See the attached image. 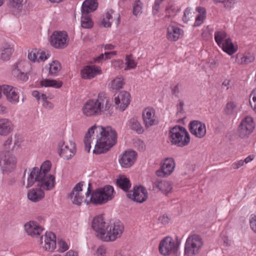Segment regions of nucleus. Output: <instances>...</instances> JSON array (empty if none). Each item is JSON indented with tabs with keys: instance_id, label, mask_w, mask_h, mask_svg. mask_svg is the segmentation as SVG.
Returning a JSON list of instances; mask_svg holds the SVG:
<instances>
[{
	"instance_id": "7ed1b4c3",
	"label": "nucleus",
	"mask_w": 256,
	"mask_h": 256,
	"mask_svg": "<svg viewBox=\"0 0 256 256\" xmlns=\"http://www.w3.org/2000/svg\"><path fill=\"white\" fill-rule=\"evenodd\" d=\"M111 106L104 92H100L96 100H89L84 105L82 110L86 116H97L108 111Z\"/></svg>"
},
{
	"instance_id": "c756f323",
	"label": "nucleus",
	"mask_w": 256,
	"mask_h": 256,
	"mask_svg": "<svg viewBox=\"0 0 256 256\" xmlns=\"http://www.w3.org/2000/svg\"><path fill=\"white\" fill-rule=\"evenodd\" d=\"M14 49L8 43H4L0 48V58L3 61L9 60L13 54Z\"/></svg>"
},
{
	"instance_id": "f8f14e48",
	"label": "nucleus",
	"mask_w": 256,
	"mask_h": 256,
	"mask_svg": "<svg viewBox=\"0 0 256 256\" xmlns=\"http://www.w3.org/2000/svg\"><path fill=\"white\" fill-rule=\"evenodd\" d=\"M68 34L66 32L55 31L50 37V44L56 48H64L67 46Z\"/></svg>"
},
{
	"instance_id": "1a4fd4ad",
	"label": "nucleus",
	"mask_w": 256,
	"mask_h": 256,
	"mask_svg": "<svg viewBox=\"0 0 256 256\" xmlns=\"http://www.w3.org/2000/svg\"><path fill=\"white\" fill-rule=\"evenodd\" d=\"M124 232V226L119 221L110 222L108 230L105 236H102V240L105 242L114 241L120 238Z\"/></svg>"
},
{
	"instance_id": "69168bd1",
	"label": "nucleus",
	"mask_w": 256,
	"mask_h": 256,
	"mask_svg": "<svg viewBox=\"0 0 256 256\" xmlns=\"http://www.w3.org/2000/svg\"><path fill=\"white\" fill-rule=\"evenodd\" d=\"M104 60H105L104 56V54H102L98 56H97L94 58V61L95 62H99Z\"/></svg>"
},
{
	"instance_id": "f3484780",
	"label": "nucleus",
	"mask_w": 256,
	"mask_h": 256,
	"mask_svg": "<svg viewBox=\"0 0 256 256\" xmlns=\"http://www.w3.org/2000/svg\"><path fill=\"white\" fill-rule=\"evenodd\" d=\"M127 196L134 201L139 203L144 202L148 197L146 188L141 186L134 187L132 190L128 192Z\"/></svg>"
},
{
	"instance_id": "9b49d317",
	"label": "nucleus",
	"mask_w": 256,
	"mask_h": 256,
	"mask_svg": "<svg viewBox=\"0 0 256 256\" xmlns=\"http://www.w3.org/2000/svg\"><path fill=\"white\" fill-rule=\"evenodd\" d=\"M60 150V156L64 160H70L73 158L76 152V144L72 140L65 142H60L58 144Z\"/></svg>"
},
{
	"instance_id": "4d7b16f0",
	"label": "nucleus",
	"mask_w": 256,
	"mask_h": 256,
	"mask_svg": "<svg viewBox=\"0 0 256 256\" xmlns=\"http://www.w3.org/2000/svg\"><path fill=\"white\" fill-rule=\"evenodd\" d=\"M159 221L163 224H168L169 222V218L166 216H162L159 218Z\"/></svg>"
},
{
	"instance_id": "cd10ccee",
	"label": "nucleus",
	"mask_w": 256,
	"mask_h": 256,
	"mask_svg": "<svg viewBox=\"0 0 256 256\" xmlns=\"http://www.w3.org/2000/svg\"><path fill=\"white\" fill-rule=\"evenodd\" d=\"M183 31L180 28L174 25H170L167 28V38L170 41L175 42L182 35Z\"/></svg>"
},
{
	"instance_id": "e2e57ef3",
	"label": "nucleus",
	"mask_w": 256,
	"mask_h": 256,
	"mask_svg": "<svg viewBox=\"0 0 256 256\" xmlns=\"http://www.w3.org/2000/svg\"><path fill=\"white\" fill-rule=\"evenodd\" d=\"M12 138H9L4 143V146L6 149L10 148V146L12 144Z\"/></svg>"
},
{
	"instance_id": "5701e85b",
	"label": "nucleus",
	"mask_w": 256,
	"mask_h": 256,
	"mask_svg": "<svg viewBox=\"0 0 256 256\" xmlns=\"http://www.w3.org/2000/svg\"><path fill=\"white\" fill-rule=\"evenodd\" d=\"M142 118L146 128H150L156 124L155 110L152 108H145L142 112Z\"/></svg>"
},
{
	"instance_id": "b1692460",
	"label": "nucleus",
	"mask_w": 256,
	"mask_h": 256,
	"mask_svg": "<svg viewBox=\"0 0 256 256\" xmlns=\"http://www.w3.org/2000/svg\"><path fill=\"white\" fill-rule=\"evenodd\" d=\"M130 94L126 91L120 92L117 97L114 98L116 105H119L120 109L124 111L130 104Z\"/></svg>"
},
{
	"instance_id": "603ef678",
	"label": "nucleus",
	"mask_w": 256,
	"mask_h": 256,
	"mask_svg": "<svg viewBox=\"0 0 256 256\" xmlns=\"http://www.w3.org/2000/svg\"><path fill=\"white\" fill-rule=\"evenodd\" d=\"M162 3L160 0H156L154 2V4L153 6V13L154 14H156L159 10L160 5Z\"/></svg>"
},
{
	"instance_id": "bf43d9fd",
	"label": "nucleus",
	"mask_w": 256,
	"mask_h": 256,
	"mask_svg": "<svg viewBox=\"0 0 256 256\" xmlns=\"http://www.w3.org/2000/svg\"><path fill=\"white\" fill-rule=\"evenodd\" d=\"M190 8H187L185 10L184 14L183 20L184 22H188L190 20V18L188 17L189 14H191L190 13Z\"/></svg>"
},
{
	"instance_id": "c85d7f7f",
	"label": "nucleus",
	"mask_w": 256,
	"mask_h": 256,
	"mask_svg": "<svg viewBox=\"0 0 256 256\" xmlns=\"http://www.w3.org/2000/svg\"><path fill=\"white\" fill-rule=\"evenodd\" d=\"M100 70L95 66H86L81 70L82 77L85 79H90L100 74Z\"/></svg>"
},
{
	"instance_id": "4468645a",
	"label": "nucleus",
	"mask_w": 256,
	"mask_h": 256,
	"mask_svg": "<svg viewBox=\"0 0 256 256\" xmlns=\"http://www.w3.org/2000/svg\"><path fill=\"white\" fill-rule=\"evenodd\" d=\"M92 227L97 233V236L102 240V236H105L108 230V224H106L102 216H98L93 219Z\"/></svg>"
},
{
	"instance_id": "774afa93",
	"label": "nucleus",
	"mask_w": 256,
	"mask_h": 256,
	"mask_svg": "<svg viewBox=\"0 0 256 256\" xmlns=\"http://www.w3.org/2000/svg\"><path fill=\"white\" fill-rule=\"evenodd\" d=\"M78 254L76 252L70 250L67 252L65 255V256H77Z\"/></svg>"
},
{
	"instance_id": "aec40b11",
	"label": "nucleus",
	"mask_w": 256,
	"mask_h": 256,
	"mask_svg": "<svg viewBox=\"0 0 256 256\" xmlns=\"http://www.w3.org/2000/svg\"><path fill=\"white\" fill-rule=\"evenodd\" d=\"M174 168V160L172 158H166L160 168L156 171V174L160 177L167 176L173 172Z\"/></svg>"
},
{
	"instance_id": "393cba45",
	"label": "nucleus",
	"mask_w": 256,
	"mask_h": 256,
	"mask_svg": "<svg viewBox=\"0 0 256 256\" xmlns=\"http://www.w3.org/2000/svg\"><path fill=\"white\" fill-rule=\"evenodd\" d=\"M152 187L154 190V188H156L165 195H167L171 192L172 189V184L170 182L158 180L153 182Z\"/></svg>"
},
{
	"instance_id": "6e6552de",
	"label": "nucleus",
	"mask_w": 256,
	"mask_h": 256,
	"mask_svg": "<svg viewBox=\"0 0 256 256\" xmlns=\"http://www.w3.org/2000/svg\"><path fill=\"white\" fill-rule=\"evenodd\" d=\"M180 241L178 239L175 242L170 237L164 238L160 242L159 251L162 255L166 256L170 253H173L177 256Z\"/></svg>"
},
{
	"instance_id": "a18cd8bd",
	"label": "nucleus",
	"mask_w": 256,
	"mask_h": 256,
	"mask_svg": "<svg viewBox=\"0 0 256 256\" xmlns=\"http://www.w3.org/2000/svg\"><path fill=\"white\" fill-rule=\"evenodd\" d=\"M132 54L128 55L126 58V64L127 68L125 70L131 68H134L136 66V63L132 58Z\"/></svg>"
},
{
	"instance_id": "338daca9",
	"label": "nucleus",
	"mask_w": 256,
	"mask_h": 256,
	"mask_svg": "<svg viewBox=\"0 0 256 256\" xmlns=\"http://www.w3.org/2000/svg\"><path fill=\"white\" fill-rule=\"evenodd\" d=\"M179 88L178 86H175L172 90V94L176 97H178Z\"/></svg>"
},
{
	"instance_id": "09e8293b",
	"label": "nucleus",
	"mask_w": 256,
	"mask_h": 256,
	"mask_svg": "<svg viewBox=\"0 0 256 256\" xmlns=\"http://www.w3.org/2000/svg\"><path fill=\"white\" fill-rule=\"evenodd\" d=\"M216 2H222L224 4V6L227 8H230L232 4H234L233 0H214Z\"/></svg>"
},
{
	"instance_id": "a19ab883",
	"label": "nucleus",
	"mask_w": 256,
	"mask_h": 256,
	"mask_svg": "<svg viewBox=\"0 0 256 256\" xmlns=\"http://www.w3.org/2000/svg\"><path fill=\"white\" fill-rule=\"evenodd\" d=\"M124 79L122 77H118L112 81L111 88L114 90H120L122 88L124 82Z\"/></svg>"
},
{
	"instance_id": "0eeeda50",
	"label": "nucleus",
	"mask_w": 256,
	"mask_h": 256,
	"mask_svg": "<svg viewBox=\"0 0 256 256\" xmlns=\"http://www.w3.org/2000/svg\"><path fill=\"white\" fill-rule=\"evenodd\" d=\"M16 158L10 151L0 152V167L3 172H10L16 167Z\"/></svg>"
},
{
	"instance_id": "864d4df0",
	"label": "nucleus",
	"mask_w": 256,
	"mask_h": 256,
	"mask_svg": "<svg viewBox=\"0 0 256 256\" xmlns=\"http://www.w3.org/2000/svg\"><path fill=\"white\" fill-rule=\"evenodd\" d=\"M184 106V102L180 100H179L177 104L178 112L177 114H182L184 112L183 106Z\"/></svg>"
},
{
	"instance_id": "680f3d73",
	"label": "nucleus",
	"mask_w": 256,
	"mask_h": 256,
	"mask_svg": "<svg viewBox=\"0 0 256 256\" xmlns=\"http://www.w3.org/2000/svg\"><path fill=\"white\" fill-rule=\"evenodd\" d=\"M244 160H239L238 162L233 164L232 167L234 169L238 168L244 165Z\"/></svg>"
},
{
	"instance_id": "39448f33",
	"label": "nucleus",
	"mask_w": 256,
	"mask_h": 256,
	"mask_svg": "<svg viewBox=\"0 0 256 256\" xmlns=\"http://www.w3.org/2000/svg\"><path fill=\"white\" fill-rule=\"evenodd\" d=\"M170 142L178 146L183 147L190 142V136L186 130L180 126H176L170 132Z\"/></svg>"
},
{
	"instance_id": "4be33fe9",
	"label": "nucleus",
	"mask_w": 256,
	"mask_h": 256,
	"mask_svg": "<svg viewBox=\"0 0 256 256\" xmlns=\"http://www.w3.org/2000/svg\"><path fill=\"white\" fill-rule=\"evenodd\" d=\"M137 154L134 150H126L122 155L120 160V164L122 167L128 168L134 164Z\"/></svg>"
},
{
	"instance_id": "49530a36",
	"label": "nucleus",
	"mask_w": 256,
	"mask_h": 256,
	"mask_svg": "<svg viewBox=\"0 0 256 256\" xmlns=\"http://www.w3.org/2000/svg\"><path fill=\"white\" fill-rule=\"evenodd\" d=\"M254 56L251 54H246L243 56L241 58L240 63L242 64H248L254 60Z\"/></svg>"
},
{
	"instance_id": "473e14b6",
	"label": "nucleus",
	"mask_w": 256,
	"mask_h": 256,
	"mask_svg": "<svg viewBox=\"0 0 256 256\" xmlns=\"http://www.w3.org/2000/svg\"><path fill=\"white\" fill-rule=\"evenodd\" d=\"M117 186L125 192H128L131 186L130 180L124 176H120L116 180Z\"/></svg>"
},
{
	"instance_id": "ddd939ff",
	"label": "nucleus",
	"mask_w": 256,
	"mask_h": 256,
	"mask_svg": "<svg viewBox=\"0 0 256 256\" xmlns=\"http://www.w3.org/2000/svg\"><path fill=\"white\" fill-rule=\"evenodd\" d=\"M30 67V64L25 61H20L13 66L12 74L18 78L25 81L28 79L26 74Z\"/></svg>"
},
{
	"instance_id": "13d9d810",
	"label": "nucleus",
	"mask_w": 256,
	"mask_h": 256,
	"mask_svg": "<svg viewBox=\"0 0 256 256\" xmlns=\"http://www.w3.org/2000/svg\"><path fill=\"white\" fill-rule=\"evenodd\" d=\"M190 8H187L185 10L184 14L183 20L184 22H188L190 20V18L188 17L189 14H191L190 13Z\"/></svg>"
},
{
	"instance_id": "052dcab7",
	"label": "nucleus",
	"mask_w": 256,
	"mask_h": 256,
	"mask_svg": "<svg viewBox=\"0 0 256 256\" xmlns=\"http://www.w3.org/2000/svg\"><path fill=\"white\" fill-rule=\"evenodd\" d=\"M88 186L87 187V192L86 194V198H88L91 196V194H92L93 192H92V184L90 183H88Z\"/></svg>"
},
{
	"instance_id": "412c9836",
	"label": "nucleus",
	"mask_w": 256,
	"mask_h": 256,
	"mask_svg": "<svg viewBox=\"0 0 256 256\" xmlns=\"http://www.w3.org/2000/svg\"><path fill=\"white\" fill-rule=\"evenodd\" d=\"M189 130L192 134L198 138H203L206 134L205 124L198 120L190 122L189 124Z\"/></svg>"
},
{
	"instance_id": "9d476101",
	"label": "nucleus",
	"mask_w": 256,
	"mask_h": 256,
	"mask_svg": "<svg viewBox=\"0 0 256 256\" xmlns=\"http://www.w3.org/2000/svg\"><path fill=\"white\" fill-rule=\"evenodd\" d=\"M2 92L7 100L12 103L16 104L20 102H24V96L23 94L19 95L18 90L16 88L9 85H3Z\"/></svg>"
},
{
	"instance_id": "423d86ee",
	"label": "nucleus",
	"mask_w": 256,
	"mask_h": 256,
	"mask_svg": "<svg viewBox=\"0 0 256 256\" xmlns=\"http://www.w3.org/2000/svg\"><path fill=\"white\" fill-rule=\"evenodd\" d=\"M203 244L200 236L194 234L187 238L184 246V253L187 256H194L198 254Z\"/></svg>"
},
{
	"instance_id": "5fc2aeb1",
	"label": "nucleus",
	"mask_w": 256,
	"mask_h": 256,
	"mask_svg": "<svg viewBox=\"0 0 256 256\" xmlns=\"http://www.w3.org/2000/svg\"><path fill=\"white\" fill-rule=\"evenodd\" d=\"M48 54H46L45 52H40L38 56V62L40 61H44L48 59Z\"/></svg>"
},
{
	"instance_id": "3c124183",
	"label": "nucleus",
	"mask_w": 256,
	"mask_h": 256,
	"mask_svg": "<svg viewBox=\"0 0 256 256\" xmlns=\"http://www.w3.org/2000/svg\"><path fill=\"white\" fill-rule=\"evenodd\" d=\"M106 254V248L104 246H100L96 252V256H105Z\"/></svg>"
},
{
	"instance_id": "c03bdc74",
	"label": "nucleus",
	"mask_w": 256,
	"mask_h": 256,
	"mask_svg": "<svg viewBox=\"0 0 256 256\" xmlns=\"http://www.w3.org/2000/svg\"><path fill=\"white\" fill-rule=\"evenodd\" d=\"M40 50L37 49H32L30 51H28V57L30 60L32 62H38V56Z\"/></svg>"
},
{
	"instance_id": "f704fd0d",
	"label": "nucleus",
	"mask_w": 256,
	"mask_h": 256,
	"mask_svg": "<svg viewBox=\"0 0 256 256\" xmlns=\"http://www.w3.org/2000/svg\"><path fill=\"white\" fill-rule=\"evenodd\" d=\"M62 82H58L54 80L44 79L42 78L40 81V85L44 87H52L54 88H60L62 86Z\"/></svg>"
},
{
	"instance_id": "6e6d98bb",
	"label": "nucleus",
	"mask_w": 256,
	"mask_h": 256,
	"mask_svg": "<svg viewBox=\"0 0 256 256\" xmlns=\"http://www.w3.org/2000/svg\"><path fill=\"white\" fill-rule=\"evenodd\" d=\"M250 226L253 231L256 233V216L252 217L250 220Z\"/></svg>"
},
{
	"instance_id": "bb28decb",
	"label": "nucleus",
	"mask_w": 256,
	"mask_h": 256,
	"mask_svg": "<svg viewBox=\"0 0 256 256\" xmlns=\"http://www.w3.org/2000/svg\"><path fill=\"white\" fill-rule=\"evenodd\" d=\"M24 228L27 234L32 236L37 237L40 235L43 228L33 221L29 222L24 224Z\"/></svg>"
},
{
	"instance_id": "4c0bfd02",
	"label": "nucleus",
	"mask_w": 256,
	"mask_h": 256,
	"mask_svg": "<svg viewBox=\"0 0 256 256\" xmlns=\"http://www.w3.org/2000/svg\"><path fill=\"white\" fill-rule=\"evenodd\" d=\"M49 70V74L55 75L60 69V63L56 60L53 61L51 64L46 66Z\"/></svg>"
},
{
	"instance_id": "2eb2a0df",
	"label": "nucleus",
	"mask_w": 256,
	"mask_h": 256,
	"mask_svg": "<svg viewBox=\"0 0 256 256\" xmlns=\"http://www.w3.org/2000/svg\"><path fill=\"white\" fill-rule=\"evenodd\" d=\"M56 236L51 232H46L40 238V246L44 250L52 252L56 248Z\"/></svg>"
},
{
	"instance_id": "dca6fc26",
	"label": "nucleus",
	"mask_w": 256,
	"mask_h": 256,
	"mask_svg": "<svg viewBox=\"0 0 256 256\" xmlns=\"http://www.w3.org/2000/svg\"><path fill=\"white\" fill-rule=\"evenodd\" d=\"M254 128L252 118L246 116L240 122L238 128V134L242 138L248 137L253 131Z\"/></svg>"
},
{
	"instance_id": "a211bd4d",
	"label": "nucleus",
	"mask_w": 256,
	"mask_h": 256,
	"mask_svg": "<svg viewBox=\"0 0 256 256\" xmlns=\"http://www.w3.org/2000/svg\"><path fill=\"white\" fill-rule=\"evenodd\" d=\"M84 182H80L77 184L73 188L68 198H70L72 202L76 205L80 206L84 202V196L82 195V188L84 185Z\"/></svg>"
},
{
	"instance_id": "ea45409f",
	"label": "nucleus",
	"mask_w": 256,
	"mask_h": 256,
	"mask_svg": "<svg viewBox=\"0 0 256 256\" xmlns=\"http://www.w3.org/2000/svg\"><path fill=\"white\" fill-rule=\"evenodd\" d=\"M26 2V0H9L8 6L12 9L20 10Z\"/></svg>"
},
{
	"instance_id": "20e7f679",
	"label": "nucleus",
	"mask_w": 256,
	"mask_h": 256,
	"mask_svg": "<svg viewBox=\"0 0 256 256\" xmlns=\"http://www.w3.org/2000/svg\"><path fill=\"white\" fill-rule=\"evenodd\" d=\"M114 196V190L112 186L106 185L94 190L91 196L84 199V203L88 205L92 204L94 206H101L112 200Z\"/></svg>"
},
{
	"instance_id": "f03ea898",
	"label": "nucleus",
	"mask_w": 256,
	"mask_h": 256,
	"mask_svg": "<svg viewBox=\"0 0 256 256\" xmlns=\"http://www.w3.org/2000/svg\"><path fill=\"white\" fill-rule=\"evenodd\" d=\"M50 168V161L46 160L40 168L34 167L28 172L26 169L20 182L21 186L28 188L38 183V186L42 188L43 190H51L55 186V177L48 174Z\"/></svg>"
},
{
	"instance_id": "f257e3e1",
	"label": "nucleus",
	"mask_w": 256,
	"mask_h": 256,
	"mask_svg": "<svg viewBox=\"0 0 256 256\" xmlns=\"http://www.w3.org/2000/svg\"><path fill=\"white\" fill-rule=\"evenodd\" d=\"M117 134L111 127L104 128L94 126L88 129L86 134L84 142L86 148L90 152V144H95L93 152L96 154L104 153L116 143Z\"/></svg>"
},
{
	"instance_id": "79ce46f5",
	"label": "nucleus",
	"mask_w": 256,
	"mask_h": 256,
	"mask_svg": "<svg viewBox=\"0 0 256 256\" xmlns=\"http://www.w3.org/2000/svg\"><path fill=\"white\" fill-rule=\"evenodd\" d=\"M130 128L132 130L136 131L138 134H142L144 130L140 122L135 119L130 120Z\"/></svg>"
},
{
	"instance_id": "a878e982",
	"label": "nucleus",
	"mask_w": 256,
	"mask_h": 256,
	"mask_svg": "<svg viewBox=\"0 0 256 256\" xmlns=\"http://www.w3.org/2000/svg\"><path fill=\"white\" fill-rule=\"evenodd\" d=\"M33 188L29 190L28 192L27 196L28 199L34 202H38L41 200L44 197V192L42 190V188L38 186Z\"/></svg>"
},
{
	"instance_id": "2f4dec72",
	"label": "nucleus",
	"mask_w": 256,
	"mask_h": 256,
	"mask_svg": "<svg viewBox=\"0 0 256 256\" xmlns=\"http://www.w3.org/2000/svg\"><path fill=\"white\" fill-rule=\"evenodd\" d=\"M98 6L96 0H86L82 3V12L89 14L96 10Z\"/></svg>"
},
{
	"instance_id": "72a5a7b5",
	"label": "nucleus",
	"mask_w": 256,
	"mask_h": 256,
	"mask_svg": "<svg viewBox=\"0 0 256 256\" xmlns=\"http://www.w3.org/2000/svg\"><path fill=\"white\" fill-rule=\"evenodd\" d=\"M222 50L230 55H232L235 53L236 49L234 47V44L232 42L230 38L226 39V41L220 46Z\"/></svg>"
},
{
	"instance_id": "8fccbe9b",
	"label": "nucleus",
	"mask_w": 256,
	"mask_h": 256,
	"mask_svg": "<svg viewBox=\"0 0 256 256\" xmlns=\"http://www.w3.org/2000/svg\"><path fill=\"white\" fill-rule=\"evenodd\" d=\"M58 244L59 246V251L60 252H64L68 248V246L65 242L62 240L58 242Z\"/></svg>"
},
{
	"instance_id": "6ab92c4d",
	"label": "nucleus",
	"mask_w": 256,
	"mask_h": 256,
	"mask_svg": "<svg viewBox=\"0 0 256 256\" xmlns=\"http://www.w3.org/2000/svg\"><path fill=\"white\" fill-rule=\"evenodd\" d=\"M120 22V14L113 10L108 11L102 21V24L105 28L110 27L112 25L117 26Z\"/></svg>"
},
{
	"instance_id": "37998d69",
	"label": "nucleus",
	"mask_w": 256,
	"mask_h": 256,
	"mask_svg": "<svg viewBox=\"0 0 256 256\" xmlns=\"http://www.w3.org/2000/svg\"><path fill=\"white\" fill-rule=\"evenodd\" d=\"M236 106L233 102H228L224 109V114L226 115H232L234 112Z\"/></svg>"
},
{
	"instance_id": "e433bc0d",
	"label": "nucleus",
	"mask_w": 256,
	"mask_h": 256,
	"mask_svg": "<svg viewBox=\"0 0 256 256\" xmlns=\"http://www.w3.org/2000/svg\"><path fill=\"white\" fill-rule=\"evenodd\" d=\"M81 26L84 28H90L92 26V22L89 14L82 12Z\"/></svg>"
},
{
	"instance_id": "c9c22d12",
	"label": "nucleus",
	"mask_w": 256,
	"mask_h": 256,
	"mask_svg": "<svg viewBox=\"0 0 256 256\" xmlns=\"http://www.w3.org/2000/svg\"><path fill=\"white\" fill-rule=\"evenodd\" d=\"M214 38L216 42L219 46H221L226 41V39H228L227 34L224 31L216 32L214 33Z\"/></svg>"
},
{
	"instance_id": "de8ad7c7",
	"label": "nucleus",
	"mask_w": 256,
	"mask_h": 256,
	"mask_svg": "<svg viewBox=\"0 0 256 256\" xmlns=\"http://www.w3.org/2000/svg\"><path fill=\"white\" fill-rule=\"evenodd\" d=\"M142 4L140 0H136L133 6V14L137 16L142 13Z\"/></svg>"
},
{
	"instance_id": "58836bf2",
	"label": "nucleus",
	"mask_w": 256,
	"mask_h": 256,
	"mask_svg": "<svg viewBox=\"0 0 256 256\" xmlns=\"http://www.w3.org/2000/svg\"><path fill=\"white\" fill-rule=\"evenodd\" d=\"M196 11L198 12L199 14L197 16L196 22L194 24V26H198L203 22L206 17V10L204 8L198 7L196 8Z\"/></svg>"
},
{
	"instance_id": "0e129e2a",
	"label": "nucleus",
	"mask_w": 256,
	"mask_h": 256,
	"mask_svg": "<svg viewBox=\"0 0 256 256\" xmlns=\"http://www.w3.org/2000/svg\"><path fill=\"white\" fill-rule=\"evenodd\" d=\"M250 98H252L254 103L256 102V88L252 91L250 95Z\"/></svg>"
},
{
	"instance_id": "7c9ffc66",
	"label": "nucleus",
	"mask_w": 256,
	"mask_h": 256,
	"mask_svg": "<svg viewBox=\"0 0 256 256\" xmlns=\"http://www.w3.org/2000/svg\"><path fill=\"white\" fill-rule=\"evenodd\" d=\"M12 122L7 118L0 119V135L6 136L12 130Z\"/></svg>"
}]
</instances>
